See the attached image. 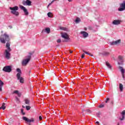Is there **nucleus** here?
Masks as SVG:
<instances>
[{"mask_svg":"<svg viewBox=\"0 0 125 125\" xmlns=\"http://www.w3.org/2000/svg\"><path fill=\"white\" fill-rule=\"evenodd\" d=\"M120 23H121V21L119 20H114L112 22V24H113V25H119V24Z\"/></svg>","mask_w":125,"mask_h":125,"instance_id":"17","label":"nucleus"},{"mask_svg":"<svg viewBox=\"0 0 125 125\" xmlns=\"http://www.w3.org/2000/svg\"><path fill=\"white\" fill-rule=\"evenodd\" d=\"M122 42V40L120 39L110 42V45H120V44Z\"/></svg>","mask_w":125,"mask_h":125,"instance_id":"8","label":"nucleus"},{"mask_svg":"<svg viewBox=\"0 0 125 125\" xmlns=\"http://www.w3.org/2000/svg\"><path fill=\"white\" fill-rule=\"evenodd\" d=\"M68 0V1H69V2H71V1H72V0Z\"/></svg>","mask_w":125,"mask_h":125,"instance_id":"46","label":"nucleus"},{"mask_svg":"<svg viewBox=\"0 0 125 125\" xmlns=\"http://www.w3.org/2000/svg\"><path fill=\"white\" fill-rule=\"evenodd\" d=\"M106 65L107 68H108V69H110V70L112 69V66H111V65L110 64V63H109V62H106Z\"/></svg>","mask_w":125,"mask_h":125,"instance_id":"19","label":"nucleus"},{"mask_svg":"<svg viewBox=\"0 0 125 125\" xmlns=\"http://www.w3.org/2000/svg\"><path fill=\"white\" fill-rule=\"evenodd\" d=\"M125 0L123 1L122 3L119 4L118 8V11H125Z\"/></svg>","mask_w":125,"mask_h":125,"instance_id":"6","label":"nucleus"},{"mask_svg":"<svg viewBox=\"0 0 125 125\" xmlns=\"http://www.w3.org/2000/svg\"><path fill=\"white\" fill-rule=\"evenodd\" d=\"M39 120L40 121H42V116H39Z\"/></svg>","mask_w":125,"mask_h":125,"instance_id":"40","label":"nucleus"},{"mask_svg":"<svg viewBox=\"0 0 125 125\" xmlns=\"http://www.w3.org/2000/svg\"><path fill=\"white\" fill-rule=\"evenodd\" d=\"M121 115L122 117L120 118V121H124L125 120V110H123L122 112H121Z\"/></svg>","mask_w":125,"mask_h":125,"instance_id":"14","label":"nucleus"},{"mask_svg":"<svg viewBox=\"0 0 125 125\" xmlns=\"http://www.w3.org/2000/svg\"><path fill=\"white\" fill-rule=\"evenodd\" d=\"M5 100H7V98H5Z\"/></svg>","mask_w":125,"mask_h":125,"instance_id":"48","label":"nucleus"},{"mask_svg":"<svg viewBox=\"0 0 125 125\" xmlns=\"http://www.w3.org/2000/svg\"><path fill=\"white\" fill-rule=\"evenodd\" d=\"M25 103L27 105H29V104H30V100H29L28 99H25Z\"/></svg>","mask_w":125,"mask_h":125,"instance_id":"23","label":"nucleus"},{"mask_svg":"<svg viewBox=\"0 0 125 125\" xmlns=\"http://www.w3.org/2000/svg\"><path fill=\"white\" fill-rule=\"evenodd\" d=\"M19 93V91L18 90H15L13 92V93H15L16 94H18Z\"/></svg>","mask_w":125,"mask_h":125,"instance_id":"31","label":"nucleus"},{"mask_svg":"<svg viewBox=\"0 0 125 125\" xmlns=\"http://www.w3.org/2000/svg\"><path fill=\"white\" fill-rule=\"evenodd\" d=\"M17 95L19 97H20V96H21V93L20 92L18 93Z\"/></svg>","mask_w":125,"mask_h":125,"instance_id":"38","label":"nucleus"},{"mask_svg":"<svg viewBox=\"0 0 125 125\" xmlns=\"http://www.w3.org/2000/svg\"><path fill=\"white\" fill-rule=\"evenodd\" d=\"M110 100V99L109 98H107L106 99V101H105V103H108V101H109Z\"/></svg>","mask_w":125,"mask_h":125,"instance_id":"33","label":"nucleus"},{"mask_svg":"<svg viewBox=\"0 0 125 125\" xmlns=\"http://www.w3.org/2000/svg\"><path fill=\"white\" fill-rule=\"evenodd\" d=\"M9 9L11 11V13L13 14V15H15V16H19V12L17 11L18 10V6H16L13 7H10Z\"/></svg>","mask_w":125,"mask_h":125,"instance_id":"4","label":"nucleus"},{"mask_svg":"<svg viewBox=\"0 0 125 125\" xmlns=\"http://www.w3.org/2000/svg\"><path fill=\"white\" fill-rule=\"evenodd\" d=\"M47 16L48 17H49L50 18H51L52 17V16L51 15V12H49L47 13Z\"/></svg>","mask_w":125,"mask_h":125,"instance_id":"27","label":"nucleus"},{"mask_svg":"<svg viewBox=\"0 0 125 125\" xmlns=\"http://www.w3.org/2000/svg\"><path fill=\"white\" fill-rule=\"evenodd\" d=\"M32 55H33V53H29V55L27 56V58L23 60L22 63V65H26L28 63H29L30 60H31Z\"/></svg>","mask_w":125,"mask_h":125,"instance_id":"5","label":"nucleus"},{"mask_svg":"<svg viewBox=\"0 0 125 125\" xmlns=\"http://www.w3.org/2000/svg\"><path fill=\"white\" fill-rule=\"evenodd\" d=\"M83 52H84V53H85V54H87V55L88 54V52H87L84 51V50H83Z\"/></svg>","mask_w":125,"mask_h":125,"instance_id":"35","label":"nucleus"},{"mask_svg":"<svg viewBox=\"0 0 125 125\" xmlns=\"http://www.w3.org/2000/svg\"><path fill=\"white\" fill-rule=\"evenodd\" d=\"M10 40L9 35L6 32L1 34L0 36V42L1 43H5L6 42H9Z\"/></svg>","mask_w":125,"mask_h":125,"instance_id":"2","label":"nucleus"},{"mask_svg":"<svg viewBox=\"0 0 125 125\" xmlns=\"http://www.w3.org/2000/svg\"><path fill=\"white\" fill-rule=\"evenodd\" d=\"M80 22H81V19L77 18L75 20V23H76V24H79Z\"/></svg>","mask_w":125,"mask_h":125,"instance_id":"21","label":"nucleus"},{"mask_svg":"<svg viewBox=\"0 0 125 125\" xmlns=\"http://www.w3.org/2000/svg\"><path fill=\"white\" fill-rule=\"evenodd\" d=\"M21 9H22V10H23V12H24L25 15H28L29 12H28V10L25 7H24L22 5L20 6Z\"/></svg>","mask_w":125,"mask_h":125,"instance_id":"11","label":"nucleus"},{"mask_svg":"<svg viewBox=\"0 0 125 125\" xmlns=\"http://www.w3.org/2000/svg\"><path fill=\"white\" fill-rule=\"evenodd\" d=\"M2 70L4 71V72H6V73H10V72L12 71V69H11V66H6L3 68Z\"/></svg>","mask_w":125,"mask_h":125,"instance_id":"9","label":"nucleus"},{"mask_svg":"<svg viewBox=\"0 0 125 125\" xmlns=\"http://www.w3.org/2000/svg\"><path fill=\"white\" fill-rule=\"evenodd\" d=\"M62 37L63 39H64V40H65V41H64L65 42H69V41H70L69 36H68V34H67V33H62Z\"/></svg>","mask_w":125,"mask_h":125,"instance_id":"7","label":"nucleus"},{"mask_svg":"<svg viewBox=\"0 0 125 125\" xmlns=\"http://www.w3.org/2000/svg\"><path fill=\"white\" fill-rule=\"evenodd\" d=\"M99 107L100 108H103V107H104V104H101Z\"/></svg>","mask_w":125,"mask_h":125,"instance_id":"37","label":"nucleus"},{"mask_svg":"<svg viewBox=\"0 0 125 125\" xmlns=\"http://www.w3.org/2000/svg\"><path fill=\"white\" fill-rule=\"evenodd\" d=\"M57 42H58L59 43L61 42V39H58L57 41Z\"/></svg>","mask_w":125,"mask_h":125,"instance_id":"34","label":"nucleus"},{"mask_svg":"<svg viewBox=\"0 0 125 125\" xmlns=\"http://www.w3.org/2000/svg\"><path fill=\"white\" fill-rule=\"evenodd\" d=\"M16 100L18 103H20V100H19V99L18 97H16Z\"/></svg>","mask_w":125,"mask_h":125,"instance_id":"30","label":"nucleus"},{"mask_svg":"<svg viewBox=\"0 0 125 125\" xmlns=\"http://www.w3.org/2000/svg\"><path fill=\"white\" fill-rule=\"evenodd\" d=\"M6 48L7 49L5 50V51L4 52V56L5 59H7V60H9L10 59V51H11V48H10V43L9 42H7L6 44Z\"/></svg>","mask_w":125,"mask_h":125,"instance_id":"1","label":"nucleus"},{"mask_svg":"<svg viewBox=\"0 0 125 125\" xmlns=\"http://www.w3.org/2000/svg\"><path fill=\"white\" fill-rule=\"evenodd\" d=\"M119 88L120 89L121 91H123V90L124 89V85L122 83L119 84Z\"/></svg>","mask_w":125,"mask_h":125,"instance_id":"20","label":"nucleus"},{"mask_svg":"<svg viewBox=\"0 0 125 125\" xmlns=\"http://www.w3.org/2000/svg\"><path fill=\"white\" fill-rule=\"evenodd\" d=\"M89 55V56H93V55H91V54L88 53V55Z\"/></svg>","mask_w":125,"mask_h":125,"instance_id":"41","label":"nucleus"},{"mask_svg":"<svg viewBox=\"0 0 125 125\" xmlns=\"http://www.w3.org/2000/svg\"><path fill=\"white\" fill-rule=\"evenodd\" d=\"M25 108H26V110H27L28 111V110H30V109H31V106L26 105L25 106Z\"/></svg>","mask_w":125,"mask_h":125,"instance_id":"29","label":"nucleus"},{"mask_svg":"<svg viewBox=\"0 0 125 125\" xmlns=\"http://www.w3.org/2000/svg\"><path fill=\"white\" fill-rule=\"evenodd\" d=\"M29 125H31V124H29Z\"/></svg>","mask_w":125,"mask_h":125,"instance_id":"50","label":"nucleus"},{"mask_svg":"<svg viewBox=\"0 0 125 125\" xmlns=\"http://www.w3.org/2000/svg\"><path fill=\"white\" fill-rule=\"evenodd\" d=\"M86 112H87L88 113H91V111L89 109L86 110Z\"/></svg>","mask_w":125,"mask_h":125,"instance_id":"36","label":"nucleus"},{"mask_svg":"<svg viewBox=\"0 0 125 125\" xmlns=\"http://www.w3.org/2000/svg\"><path fill=\"white\" fill-rule=\"evenodd\" d=\"M2 86H3V82L0 80V87H2Z\"/></svg>","mask_w":125,"mask_h":125,"instance_id":"28","label":"nucleus"},{"mask_svg":"<svg viewBox=\"0 0 125 125\" xmlns=\"http://www.w3.org/2000/svg\"><path fill=\"white\" fill-rule=\"evenodd\" d=\"M70 53H73V51L69 50Z\"/></svg>","mask_w":125,"mask_h":125,"instance_id":"45","label":"nucleus"},{"mask_svg":"<svg viewBox=\"0 0 125 125\" xmlns=\"http://www.w3.org/2000/svg\"><path fill=\"white\" fill-rule=\"evenodd\" d=\"M118 64L119 65H122V64H123V62H124V59L123 58V56H119L118 57Z\"/></svg>","mask_w":125,"mask_h":125,"instance_id":"12","label":"nucleus"},{"mask_svg":"<svg viewBox=\"0 0 125 125\" xmlns=\"http://www.w3.org/2000/svg\"><path fill=\"white\" fill-rule=\"evenodd\" d=\"M1 107L2 109V110H5V104L3 103L2 104V106Z\"/></svg>","mask_w":125,"mask_h":125,"instance_id":"25","label":"nucleus"},{"mask_svg":"<svg viewBox=\"0 0 125 125\" xmlns=\"http://www.w3.org/2000/svg\"><path fill=\"white\" fill-rule=\"evenodd\" d=\"M21 113L22 115H25V113L24 112V110L23 109H21Z\"/></svg>","mask_w":125,"mask_h":125,"instance_id":"32","label":"nucleus"},{"mask_svg":"<svg viewBox=\"0 0 125 125\" xmlns=\"http://www.w3.org/2000/svg\"><path fill=\"white\" fill-rule=\"evenodd\" d=\"M0 91H2V87H0Z\"/></svg>","mask_w":125,"mask_h":125,"instance_id":"42","label":"nucleus"},{"mask_svg":"<svg viewBox=\"0 0 125 125\" xmlns=\"http://www.w3.org/2000/svg\"><path fill=\"white\" fill-rule=\"evenodd\" d=\"M1 109H2L1 107H0V110H1Z\"/></svg>","mask_w":125,"mask_h":125,"instance_id":"49","label":"nucleus"},{"mask_svg":"<svg viewBox=\"0 0 125 125\" xmlns=\"http://www.w3.org/2000/svg\"><path fill=\"white\" fill-rule=\"evenodd\" d=\"M45 32L47 33V34H49L50 33V28H46L45 29Z\"/></svg>","mask_w":125,"mask_h":125,"instance_id":"22","label":"nucleus"},{"mask_svg":"<svg viewBox=\"0 0 125 125\" xmlns=\"http://www.w3.org/2000/svg\"><path fill=\"white\" fill-rule=\"evenodd\" d=\"M110 53L108 52H104L102 53V55L103 56H108Z\"/></svg>","mask_w":125,"mask_h":125,"instance_id":"18","label":"nucleus"},{"mask_svg":"<svg viewBox=\"0 0 125 125\" xmlns=\"http://www.w3.org/2000/svg\"><path fill=\"white\" fill-rule=\"evenodd\" d=\"M84 31H86V30H87V29L86 28V27H85V28H84Z\"/></svg>","mask_w":125,"mask_h":125,"instance_id":"44","label":"nucleus"},{"mask_svg":"<svg viewBox=\"0 0 125 125\" xmlns=\"http://www.w3.org/2000/svg\"><path fill=\"white\" fill-rule=\"evenodd\" d=\"M32 4V2L30 0H26V1L23 2V5H28L30 6Z\"/></svg>","mask_w":125,"mask_h":125,"instance_id":"15","label":"nucleus"},{"mask_svg":"<svg viewBox=\"0 0 125 125\" xmlns=\"http://www.w3.org/2000/svg\"><path fill=\"white\" fill-rule=\"evenodd\" d=\"M81 58H84V54H83L82 56H81Z\"/></svg>","mask_w":125,"mask_h":125,"instance_id":"39","label":"nucleus"},{"mask_svg":"<svg viewBox=\"0 0 125 125\" xmlns=\"http://www.w3.org/2000/svg\"><path fill=\"white\" fill-rule=\"evenodd\" d=\"M22 120H23V121H25V122H27V123H34V122H35V119H34V118L29 119V118L25 116L22 117Z\"/></svg>","mask_w":125,"mask_h":125,"instance_id":"10","label":"nucleus"},{"mask_svg":"<svg viewBox=\"0 0 125 125\" xmlns=\"http://www.w3.org/2000/svg\"><path fill=\"white\" fill-rule=\"evenodd\" d=\"M56 0H53L51 3H49L47 6V8H48L49 6H50V5H51V4H52V3H53L54 2V1H55Z\"/></svg>","mask_w":125,"mask_h":125,"instance_id":"24","label":"nucleus"},{"mask_svg":"<svg viewBox=\"0 0 125 125\" xmlns=\"http://www.w3.org/2000/svg\"><path fill=\"white\" fill-rule=\"evenodd\" d=\"M96 125H99V122L97 121V122H96Z\"/></svg>","mask_w":125,"mask_h":125,"instance_id":"43","label":"nucleus"},{"mask_svg":"<svg viewBox=\"0 0 125 125\" xmlns=\"http://www.w3.org/2000/svg\"><path fill=\"white\" fill-rule=\"evenodd\" d=\"M119 69H120L123 79H125V69L122 66H120Z\"/></svg>","mask_w":125,"mask_h":125,"instance_id":"16","label":"nucleus"},{"mask_svg":"<svg viewBox=\"0 0 125 125\" xmlns=\"http://www.w3.org/2000/svg\"><path fill=\"white\" fill-rule=\"evenodd\" d=\"M18 73L17 74V78L18 81H20V83H24V80L23 77H21V74H22V72L21 71V69L20 68H17L16 69Z\"/></svg>","mask_w":125,"mask_h":125,"instance_id":"3","label":"nucleus"},{"mask_svg":"<svg viewBox=\"0 0 125 125\" xmlns=\"http://www.w3.org/2000/svg\"><path fill=\"white\" fill-rule=\"evenodd\" d=\"M80 34L81 35H82L83 38H84V39L85 38H87L88 37V33H87L85 31H81L80 32Z\"/></svg>","mask_w":125,"mask_h":125,"instance_id":"13","label":"nucleus"},{"mask_svg":"<svg viewBox=\"0 0 125 125\" xmlns=\"http://www.w3.org/2000/svg\"><path fill=\"white\" fill-rule=\"evenodd\" d=\"M60 30H62L63 31H67V28L64 27H60Z\"/></svg>","mask_w":125,"mask_h":125,"instance_id":"26","label":"nucleus"},{"mask_svg":"<svg viewBox=\"0 0 125 125\" xmlns=\"http://www.w3.org/2000/svg\"><path fill=\"white\" fill-rule=\"evenodd\" d=\"M22 107H23V108H25V107L24 106V105H22Z\"/></svg>","mask_w":125,"mask_h":125,"instance_id":"47","label":"nucleus"}]
</instances>
